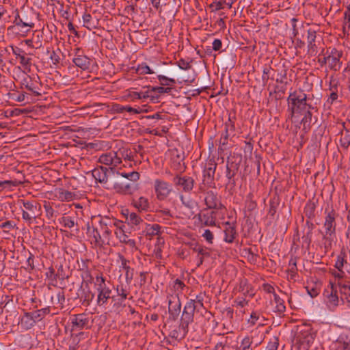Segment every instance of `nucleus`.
Listing matches in <instances>:
<instances>
[{
	"mask_svg": "<svg viewBox=\"0 0 350 350\" xmlns=\"http://www.w3.org/2000/svg\"><path fill=\"white\" fill-rule=\"evenodd\" d=\"M287 103L291 118L295 114H303L307 109H314L307 103V95L301 90L291 92L287 98Z\"/></svg>",
	"mask_w": 350,
	"mask_h": 350,
	"instance_id": "f257e3e1",
	"label": "nucleus"
},
{
	"mask_svg": "<svg viewBox=\"0 0 350 350\" xmlns=\"http://www.w3.org/2000/svg\"><path fill=\"white\" fill-rule=\"evenodd\" d=\"M215 212L212 211L209 214H198V218L202 224L204 226H215L216 225Z\"/></svg>",
	"mask_w": 350,
	"mask_h": 350,
	"instance_id": "cd10ccee",
	"label": "nucleus"
},
{
	"mask_svg": "<svg viewBox=\"0 0 350 350\" xmlns=\"http://www.w3.org/2000/svg\"><path fill=\"white\" fill-rule=\"evenodd\" d=\"M280 203V199L278 195L274 194L273 197L270 199L269 201V209L268 211V214L271 216L274 217L278 208Z\"/></svg>",
	"mask_w": 350,
	"mask_h": 350,
	"instance_id": "72a5a7b5",
	"label": "nucleus"
},
{
	"mask_svg": "<svg viewBox=\"0 0 350 350\" xmlns=\"http://www.w3.org/2000/svg\"><path fill=\"white\" fill-rule=\"evenodd\" d=\"M338 286L342 296L346 299L347 305L350 308V284L349 282H338Z\"/></svg>",
	"mask_w": 350,
	"mask_h": 350,
	"instance_id": "c85d7f7f",
	"label": "nucleus"
},
{
	"mask_svg": "<svg viewBox=\"0 0 350 350\" xmlns=\"http://www.w3.org/2000/svg\"><path fill=\"white\" fill-rule=\"evenodd\" d=\"M98 162L105 165L111 166L108 169L114 174L116 167L122 163V159L117 152L111 151L103 154L98 159Z\"/></svg>",
	"mask_w": 350,
	"mask_h": 350,
	"instance_id": "0eeeda50",
	"label": "nucleus"
},
{
	"mask_svg": "<svg viewBox=\"0 0 350 350\" xmlns=\"http://www.w3.org/2000/svg\"><path fill=\"white\" fill-rule=\"evenodd\" d=\"M312 233L307 232L305 234L302 236V247H306V248L309 249L310 243L312 242Z\"/></svg>",
	"mask_w": 350,
	"mask_h": 350,
	"instance_id": "0e129e2a",
	"label": "nucleus"
},
{
	"mask_svg": "<svg viewBox=\"0 0 350 350\" xmlns=\"http://www.w3.org/2000/svg\"><path fill=\"white\" fill-rule=\"evenodd\" d=\"M157 79L160 84L163 86L170 85V84H175L176 81L172 78L167 77L164 75H158Z\"/></svg>",
	"mask_w": 350,
	"mask_h": 350,
	"instance_id": "052dcab7",
	"label": "nucleus"
},
{
	"mask_svg": "<svg viewBox=\"0 0 350 350\" xmlns=\"http://www.w3.org/2000/svg\"><path fill=\"white\" fill-rule=\"evenodd\" d=\"M296 339L301 345L309 346L310 344L313 343L314 337L308 329L299 332L297 334Z\"/></svg>",
	"mask_w": 350,
	"mask_h": 350,
	"instance_id": "b1692460",
	"label": "nucleus"
},
{
	"mask_svg": "<svg viewBox=\"0 0 350 350\" xmlns=\"http://www.w3.org/2000/svg\"><path fill=\"white\" fill-rule=\"evenodd\" d=\"M20 323L22 327L25 329H31L36 323L30 312H25V314L21 318Z\"/></svg>",
	"mask_w": 350,
	"mask_h": 350,
	"instance_id": "7c9ffc66",
	"label": "nucleus"
},
{
	"mask_svg": "<svg viewBox=\"0 0 350 350\" xmlns=\"http://www.w3.org/2000/svg\"><path fill=\"white\" fill-rule=\"evenodd\" d=\"M126 220L129 224L135 226L139 224L140 222L142 221L141 217H139V215H137L135 213H131L128 214V215L126 217Z\"/></svg>",
	"mask_w": 350,
	"mask_h": 350,
	"instance_id": "3c124183",
	"label": "nucleus"
},
{
	"mask_svg": "<svg viewBox=\"0 0 350 350\" xmlns=\"http://www.w3.org/2000/svg\"><path fill=\"white\" fill-rule=\"evenodd\" d=\"M191 249L193 252L198 253V256H202V257H209L211 255L208 248L204 247L198 243H196Z\"/></svg>",
	"mask_w": 350,
	"mask_h": 350,
	"instance_id": "09e8293b",
	"label": "nucleus"
},
{
	"mask_svg": "<svg viewBox=\"0 0 350 350\" xmlns=\"http://www.w3.org/2000/svg\"><path fill=\"white\" fill-rule=\"evenodd\" d=\"M51 312V308L49 306L46 308L36 310L32 312H30L31 314L33 319H34L36 322L40 321L43 319L47 314H49Z\"/></svg>",
	"mask_w": 350,
	"mask_h": 350,
	"instance_id": "f704fd0d",
	"label": "nucleus"
},
{
	"mask_svg": "<svg viewBox=\"0 0 350 350\" xmlns=\"http://www.w3.org/2000/svg\"><path fill=\"white\" fill-rule=\"evenodd\" d=\"M113 189L122 195H131L135 191L133 183H128L125 179H119L113 183Z\"/></svg>",
	"mask_w": 350,
	"mask_h": 350,
	"instance_id": "dca6fc26",
	"label": "nucleus"
},
{
	"mask_svg": "<svg viewBox=\"0 0 350 350\" xmlns=\"http://www.w3.org/2000/svg\"><path fill=\"white\" fill-rule=\"evenodd\" d=\"M325 302L328 309L334 311L339 304V298L338 296L337 287L330 282L327 288L323 292Z\"/></svg>",
	"mask_w": 350,
	"mask_h": 350,
	"instance_id": "20e7f679",
	"label": "nucleus"
},
{
	"mask_svg": "<svg viewBox=\"0 0 350 350\" xmlns=\"http://www.w3.org/2000/svg\"><path fill=\"white\" fill-rule=\"evenodd\" d=\"M325 218L324 222L325 233L323 234V246L325 251L331 250L332 246L333 236L336 234V217L338 214L332 207L327 206L325 209Z\"/></svg>",
	"mask_w": 350,
	"mask_h": 350,
	"instance_id": "f03ea898",
	"label": "nucleus"
},
{
	"mask_svg": "<svg viewBox=\"0 0 350 350\" xmlns=\"http://www.w3.org/2000/svg\"><path fill=\"white\" fill-rule=\"evenodd\" d=\"M23 204L25 210L30 213L34 219L38 216V211L40 209V205L38 203L27 201L23 202Z\"/></svg>",
	"mask_w": 350,
	"mask_h": 350,
	"instance_id": "473e14b6",
	"label": "nucleus"
},
{
	"mask_svg": "<svg viewBox=\"0 0 350 350\" xmlns=\"http://www.w3.org/2000/svg\"><path fill=\"white\" fill-rule=\"evenodd\" d=\"M297 258H291L288 262V272L291 273V278H293L297 273Z\"/></svg>",
	"mask_w": 350,
	"mask_h": 350,
	"instance_id": "13d9d810",
	"label": "nucleus"
},
{
	"mask_svg": "<svg viewBox=\"0 0 350 350\" xmlns=\"http://www.w3.org/2000/svg\"><path fill=\"white\" fill-rule=\"evenodd\" d=\"M13 54L16 58L20 59V64L25 68L29 67L31 64V59L25 55V53L21 48L17 46H10Z\"/></svg>",
	"mask_w": 350,
	"mask_h": 350,
	"instance_id": "4be33fe9",
	"label": "nucleus"
},
{
	"mask_svg": "<svg viewBox=\"0 0 350 350\" xmlns=\"http://www.w3.org/2000/svg\"><path fill=\"white\" fill-rule=\"evenodd\" d=\"M117 295L120 297L118 302L122 304L125 299H127L129 292L123 287V285H118L116 288Z\"/></svg>",
	"mask_w": 350,
	"mask_h": 350,
	"instance_id": "8fccbe9b",
	"label": "nucleus"
},
{
	"mask_svg": "<svg viewBox=\"0 0 350 350\" xmlns=\"http://www.w3.org/2000/svg\"><path fill=\"white\" fill-rule=\"evenodd\" d=\"M75 217H71L68 215H64L61 218H59V223L64 226L65 228H72L75 226H78V224L75 222Z\"/></svg>",
	"mask_w": 350,
	"mask_h": 350,
	"instance_id": "e433bc0d",
	"label": "nucleus"
},
{
	"mask_svg": "<svg viewBox=\"0 0 350 350\" xmlns=\"http://www.w3.org/2000/svg\"><path fill=\"white\" fill-rule=\"evenodd\" d=\"M181 303L178 297H172L168 301V311L172 320L176 321L180 312Z\"/></svg>",
	"mask_w": 350,
	"mask_h": 350,
	"instance_id": "aec40b11",
	"label": "nucleus"
},
{
	"mask_svg": "<svg viewBox=\"0 0 350 350\" xmlns=\"http://www.w3.org/2000/svg\"><path fill=\"white\" fill-rule=\"evenodd\" d=\"M121 168L119 170H116L115 171V173H116L118 175H120L122 177H123V179H128L132 182H136L139 179V174L137 172L133 171L131 172L126 173V172H121L120 171Z\"/></svg>",
	"mask_w": 350,
	"mask_h": 350,
	"instance_id": "4c0bfd02",
	"label": "nucleus"
},
{
	"mask_svg": "<svg viewBox=\"0 0 350 350\" xmlns=\"http://www.w3.org/2000/svg\"><path fill=\"white\" fill-rule=\"evenodd\" d=\"M136 72L139 75L152 74L154 72L146 64V63H142L137 66Z\"/></svg>",
	"mask_w": 350,
	"mask_h": 350,
	"instance_id": "6e6d98bb",
	"label": "nucleus"
},
{
	"mask_svg": "<svg viewBox=\"0 0 350 350\" xmlns=\"http://www.w3.org/2000/svg\"><path fill=\"white\" fill-rule=\"evenodd\" d=\"M329 90L332 92L329 97L327 100V103L332 105L335 100L338 99V83L336 82L334 84H332V82H330V88Z\"/></svg>",
	"mask_w": 350,
	"mask_h": 350,
	"instance_id": "a18cd8bd",
	"label": "nucleus"
},
{
	"mask_svg": "<svg viewBox=\"0 0 350 350\" xmlns=\"http://www.w3.org/2000/svg\"><path fill=\"white\" fill-rule=\"evenodd\" d=\"M81 277L83 278L81 285L89 286V284H91L93 281V277L92 276L90 271L88 269L83 271V273L81 274Z\"/></svg>",
	"mask_w": 350,
	"mask_h": 350,
	"instance_id": "bf43d9fd",
	"label": "nucleus"
},
{
	"mask_svg": "<svg viewBox=\"0 0 350 350\" xmlns=\"http://www.w3.org/2000/svg\"><path fill=\"white\" fill-rule=\"evenodd\" d=\"M173 183L175 186L180 187L183 191L187 193L193 189L195 181L192 177L181 176L177 174L173 178Z\"/></svg>",
	"mask_w": 350,
	"mask_h": 350,
	"instance_id": "ddd939ff",
	"label": "nucleus"
},
{
	"mask_svg": "<svg viewBox=\"0 0 350 350\" xmlns=\"http://www.w3.org/2000/svg\"><path fill=\"white\" fill-rule=\"evenodd\" d=\"M26 264L27 267H25V270L31 273V271L35 269L34 256L31 253H29V256L27 259Z\"/></svg>",
	"mask_w": 350,
	"mask_h": 350,
	"instance_id": "69168bd1",
	"label": "nucleus"
},
{
	"mask_svg": "<svg viewBox=\"0 0 350 350\" xmlns=\"http://www.w3.org/2000/svg\"><path fill=\"white\" fill-rule=\"evenodd\" d=\"M189 332V327L180 323L178 329H173L170 332L169 336L176 340L184 338Z\"/></svg>",
	"mask_w": 350,
	"mask_h": 350,
	"instance_id": "bb28decb",
	"label": "nucleus"
},
{
	"mask_svg": "<svg viewBox=\"0 0 350 350\" xmlns=\"http://www.w3.org/2000/svg\"><path fill=\"white\" fill-rule=\"evenodd\" d=\"M178 67L181 70H187L191 68V62H187L185 59H180L177 62Z\"/></svg>",
	"mask_w": 350,
	"mask_h": 350,
	"instance_id": "774afa93",
	"label": "nucleus"
},
{
	"mask_svg": "<svg viewBox=\"0 0 350 350\" xmlns=\"http://www.w3.org/2000/svg\"><path fill=\"white\" fill-rule=\"evenodd\" d=\"M87 235L94 239L95 246L102 247L104 245V239H103L100 230L97 228L94 227Z\"/></svg>",
	"mask_w": 350,
	"mask_h": 350,
	"instance_id": "2f4dec72",
	"label": "nucleus"
},
{
	"mask_svg": "<svg viewBox=\"0 0 350 350\" xmlns=\"http://www.w3.org/2000/svg\"><path fill=\"white\" fill-rule=\"evenodd\" d=\"M111 172L106 167L100 166L96 167L92 171V176L95 180L100 183L107 184L108 182V176Z\"/></svg>",
	"mask_w": 350,
	"mask_h": 350,
	"instance_id": "a211bd4d",
	"label": "nucleus"
},
{
	"mask_svg": "<svg viewBox=\"0 0 350 350\" xmlns=\"http://www.w3.org/2000/svg\"><path fill=\"white\" fill-rule=\"evenodd\" d=\"M204 202L208 209L221 210L225 208V206L221 202L220 198L217 193L212 190L205 193Z\"/></svg>",
	"mask_w": 350,
	"mask_h": 350,
	"instance_id": "f8f14e48",
	"label": "nucleus"
},
{
	"mask_svg": "<svg viewBox=\"0 0 350 350\" xmlns=\"http://www.w3.org/2000/svg\"><path fill=\"white\" fill-rule=\"evenodd\" d=\"M27 95L28 94L25 92H23L19 94H16V93H10L9 97L16 102L21 103L25 100V98L27 96Z\"/></svg>",
	"mask_w": 350,
	"mask_h": 350,
	"instance_id": "e2e57ef3",
	"label": "nucleus"
},
{
	"mask_svg": "<svg viewBox=\"0 0 350 350\" xmlns=\"http://www.w3.org/2000/svg\"><path fill=\"white\" fill-rule=\"evenodd\" d=\"M148 88L150 90V92H158L159 94H164V93L170 94V93H171L172 90V88H169V87L164 88L163 85L162 86H157V87H151V88L148 87Z\"/></svg>",
	"mask_w": 350,
	"mask_h": 350,
	"instance_id": "4d7b16f0",
	"label": "nucleus"
},
{
	"mask_svg": "<svg viewBox=\"0 0 350 350\" xmlns=\"http://www.w3.org/2000/svg\"><path fill=\"white\" fill-rule=\"evenodd\" d=\"M316 31L312 30L311 29L308 30V53L311 55H315L317 53V46L315 44V40H316Z\"/></svg>",
	"mask_w": 350,
	"mask_h": 350,
	"instance_id": "a878e982",
	"label": "nucleus"
},
{
	"mask_svg": "<svg viewBox=\"0 0 350 350\" xmlns=\"http://www.w3.org/2000/svg\"><path fill=\"white\" fill-rule=\"evenodd\" d=\"M36 13L33 10H24L21 13L17 12L14 20V25L25 33H27L35 26Z\"/></svg>",
	"mask_w": 350,
	"mask_h": 350,
	"instance_id": "7ed1b4c3",
	"label": "nucleus"
},
{
	"mask_svg": "<svg viewBox=\"0 0 350 350\" xmlns=\"http://www.w3.org/2000/svg\"><path fill=\"white\" fill-rule=\"evenodd\" d=\"M346 257V251L345 249L343 247L341 249L340 254L338 255L334 265V267L338 269V271H340V269L345 268L347 271L349 272V269L347 268H350V264L347 262Z\"/></svg>",
	"mask_w": 350,
	"mask_h": 350,
	"instance_id": "393cba45",
	"label": "nucleus"
},
{
	"mask_svg": "<svg viewBox=\"0 0 350 350\" xmlns=\"http://www.w3.org/2000/svg\"><path fill=\"white\" fill-rule=\"evenodd\" d=\"M127 98H131L132 100L135 99H146L148 98H153L154 96L150 94V90L146 92H129L126 96Z\"/></svg>",
	"mask_w": 350,
	"mask_h": 350,
	"instance_id": "c9c22d12",
	"label": "nucleus"
},
{
	"mask_svg": "<svg viewBox=\"0 0 350 350\" xmlns=\"http://www.w3.org/2000/svg\"><path fill=\"white\" fill-rule=\"evenodd\" d=\"M185 156L183 151L178 150L176 148L170 150V165L171 167L178 173L183 172L186 169L184 163Z\"/></svg>",
	"mask_w": 350,
	"mask_h": 350,
	"instance_id": "423d86ee",
	"label": "nucleus"
},
{
	"mask_svg": "<svg viewBox=\"0 0 350 350\" xmlns=\"http://www.w3.org/2000/svg\"><path fill=\"white\" fill-rule=\"evenodd\" d=\"M96 290L98 292L96 300L98 306H105L107 303L108 299L110 298L115 299L114 296H111L112 291L109 287L107 286L102 288L101 286H100V288H96Z\"/></svg>",
	"mask_w": 350,
	"mask_h": 350,
	"instance_id": "412c9836",
	"label": "nucleus"
},
{
	"mask_svg": "<svg viewBox=\"0 0 350 350\" xmlns=\"http://www.w3.org/2000/svg\"><path fill=\"white\" fill-rule=\"evenodd\" d=\"M119 228L118 230L115 232V234H116V237L119 239L121 243H124L128 239L129 237L125 234V232L122 227H124V226H118Z\"/></svg>",
	"mask_w": 350,
	"mask_h": 350,
	"instance_id": "680f3d73",
	"label": "nucleus"
},
{
	"mask_svg": "<svg viewBox=\"0 0 350 350\" xmlns=\"http://www.w3.org/2000/svg\"><path fill=\"white\" fill-rule=\"evenodd\" d=\"M83 26L87 27L88 29L92 30L96 28V25L92 23V17L90 14H85L83 16Z\"/></svg>",
	"mask_w": 350,
	"mask_h": 350,
	"instance_id": "864d4df0",
	"label": "nucleus"
},
{
	"mask_svg": "<svg viewBox=\"0 0 350 350\" xmlns=\"http://www.w3.org/2000/svg\"><path fill=\"white\" fill-rule=\"evenodd\" d=\"M80 52L81 49L77 48L72 62L81 69L83 70H88L91 65L92 60L88 56L80 54Z\"/></svg>",
	"mask_w": 350,
	"mask_h": 350,
	"instance_id": "f3484780",
	"label": "nucleus"
},
{
	"mask_svg": "<svg viewBox=\"0 0 350 350\" xmlns=\"http://www.w3.org/2000/svg\"><path fill=\"white\" fill-rule=\"evenodd\" d=\"M154 189L157 198L159 200H164L172 191L170 185L167 183L160 179L155 180Z\"/></svg>",
	"mask_w": 350,
	"mask_h": 350,
	"instance_id": "4468645a",
	"label": "nucleus"
},
{
	"mask_svg": "<svg viewBox=\"0 0 350 350\" xmlns=\"http://www.w3.org/2000/svg\"><path fill=\"white\" fill-rule=\"evenodd\" d=\"M251 194L248 195L245 200V211L252 212L256 209L257 204L252 199Z\"/></svg>",
	"mask_w": 350,
	"mask_h": 350,
	"instance_id": "5fc2aeb1",
	"label": "nucleus"
},
{
	"mask_svg": "<svg viewBox=\"0 0 350 350\" xmlns=\"http://www.w3.org/2000/svg\"><path fill=\"white\" fill-rule=\"evenodd\" d=\"M217 163L213 159H209L205 163L204 169L203 170V183L205 185H210L214 180V176Z\"/></svg>",
	"mask_w": 350,
	"mask_h": 350,
	"instance_id": "2eb2a0df",
	"label": "nucleus"
},
{
	"mask_svg": "<svg viewBox=\"0 0 350 350\" xmlns=\"http://www.w3.org/2000/svg\"><path fill=\"white\" fill-rule=\"evenodd\" d=\"M228 137H229L228 129V125L226 124L224 132L221 134V138L219 139V150L220 151L223 152L226 148V145L228 144Z\"/></svg>",
	"mask_w": 350,
	"mask_h": 350,
	"instance_id": "49530a36",
	"label": "nucleus"
},
{
	"mask_svg": "<svg viewBox=\"0 0 350 350\" xmlns=\"http://www.w3.org/2000/svg\"><path fill=\"white\" fill-rule=\"evenodd\" d=\"M121 223L122 222L120 221H117L115 219H111L107 217L100 219L99 221V230L102 232V237L104 239V244H105V241H107V243L109 241L113 227L118 226V224Z\"/></svg>",
	"mask_w": 350,
	"mask_h": 350,
	"instance_id": "39448f33",
	"label": "nucleus"
},
{
	"mask_svg": "<svg viewBox=\"0 0 350 350\" xmlns=\"http://www.w3.org/2000/svg\"><path fill=\"white\" fill-rule=\"evenodd\" d=\"M196 310H198V306L194 305L193 299H191L184 306L180 323L189 327V325L193 321Z\"/></svg>",
	"mask_w": 350,
	"mask_h": 350,
	"instance_id": "1a4fd4ad",
	"label": "nucleus"
},
{
	"mask_svg": "<svg viewBox=\"0 0 350 350\" xmlns=\"http://www.w3.org/2000/svg\"><path fill=\"white\" fill-rule=\"evenodd\" d=\"M161 226L159 224H153L147 228V234L157 235L160 233Z\"/></svg>",
	"mask_w": 350,
	"mask_h": 350,
	"instance_id": "338daca9",
	"label": "nucleus"
},
{
	"mask_svg": "<svg viewBox=\"0 0 350 350\" xmlns=\"http://www.w3.org/2000/svg\"><path fill=\"white\" fill-rule=\"evenodd\" d=\"M274 301L276 304L275 312L278 313L279 315L284 314L286 311V306L284 304V300L281 299L277 294L274 295Z\"/></svg>",
	"mask_w": 350,
	"mask_h": 350,
	"instance_id": "c03bdc74",
	"label": "nucleus"
},
{
	"mask_svg": "<svg viewBox=\"0 0 350 350\" xmlns=\"http://www.w3.org/2000/svg\"><path fill=\"white\" fill-rule=\"evenodd\" d=\"M254 343L252 336H246L241 342V350H255L253 345Z\"/></svg>",
	"mask_w": 350,
	"mask_h": 350,
	"instance_id": "79ce46f5",
	"label": "nucleus"
},
{
	"mask_svg": "<svg viewBox=\"0 0 350 350\" xmlns=\"http://www.w3.org/2000/svg\"><path fill=\"white\" fill-rule=\"evenodd\" d=\"M329 59H328V66L330 70H334L335 72L340 70L342 66V62L340 61V58L342 57H329Z\"/></svg>",
	"mask_w": 350,
	"mask_h": 350,
	"instance_id": "ea45409f",
	"label": "nucleus"
},
{
	"mask_svg": "<svg viewBox=\"0 0 350 350\" xmlns=\"http://www.w3.org/2000/svg\"><path fill=\"white\" fill-rule=\"evenodd\" d=\"M224 232V241L227 243H232L236 234V230L234 228L229 227L228 228L225 230Z\"/></svg>",
	"mask_w": 350,
	"mask_h": 350,
	"instance_id": "603ef678",
	"label": "nucleus"
},
{
	"mask_svg": "<svg viewBox=\"0 0 350 350\" xmlns=\"http://www.w3.org/2000/svg\"><path fill=\"white\" fill-rule=\"evenodd\" d=\"M122 269L125 271V279L127 284H131L134 275V269L128 265L129 260L126 259L122 254L118 256Z\"/></svg>",
	"mask_w": 350,
	"mask_h": 350,
	"instance_id": "5701e85b",
	"label": "nucleus"
},
{
	"mask_svg": "<svg viewBox=\"0 0 350 350\" xmlns=\"http://www.w3.org/2000/svg\"><path fill=\"white\" fill-rule=\"evenodd\" d=\"M40 78L37 77L32 79L29 75H25L21 81L20 88H25L32 93L34 96H41V84L39 83Z\"/></svg>",
	"mask_w": 350,
	"mask_h": 350,
	"instance_id": "6e6552de",
	"label": "nucleus"
},
{
	"mask_svg": "<svg viewBox=\"0 0 350 350\" xmlns=\"http://www.w3.org/2000/svg\"><path fill=\"white\" fill-rule=\"evenodd\" d=\"M133 204L139 211H147L149 208L148 200L142 196L139 198L137 200H133Z\"/></svg>",
	"mask_w": 350,
	"mask_h": 350,
	"instance_id": "58836bf2",
	"label": "nucleus"
},
{
	"mask_svg": "<svg viewBox=\"0 0 350 350\" xmlns=\"http://www.w3.org/2000/svg\"><path fill=\"white\" fill-rule=\"evenodd\" d=\"M75 197V194L69 191L59 189L57 198L62 201H70Z\"/></svg>",
	"mask_w": 350,
	"mask_h": 350,
	"instance_id": "de8ad7c7",
	"label": "nucleus"
},
{
	"mask_svg": "<svg viewBox=\"0 0 350 350\" xmlns=\"http://www.w3.org/2000/svg\"><path fill=\"white\" fill-rule=\"evenodd\" d=\"M241 156H234L230 160L228 158L227 161V165H226V177L229 180L230 182L232 181V184H235V180L234 179V177L238 172L239 167H240V163L241 162Z\"/></svg>",
	"mask_w": 350,
	"mask_h": 350,
	"instance_id": "9d476101",
	"label": "nucleus"
},
{
	"mask_svg": "<svg viewBox=\"0 0 350 350\" xmlns=\"http://www.w3.org/2000/svg\"><path fill=\"white\" fill-rule=\"evenodd\" d=\"M315 203L309 200L304 207V214L308 219H312L315 217Z\"/></svg>",
	"mask_w": 350,
	"mask_h": 350,
	"instance_id": "a19ab883",
	"label": "nucleus"
},
{
	"mask_svg": "<svg viewBox=\"0 0 350 350\" xmlns=\"http://www.w3.org/2000/svg\"><path fill=\"white\" fill-rule=\"evenodd\" d=\"M341 138L340 139V146L345 148L347 149L350 146V129H345V132L343 131L340 132Z\"/></svg>",
	"mask_w": 350,
	"mask_h": 350,
	"instance_id": "37998d69",
	"label": "nucleus"
},
{
	"mask_svg": "<svg viewBox=\"0 0 350 350\" xmlns=\"http://www.w3.org/2000/svg\"><path fill=\"white\" fill-rule=\"evenodd\" d=\"M94 293L90 290L89 286L81 284L77 290L76 299H79L83 306H88L94 299Z\"/></svg>",
	"mask_w": 350,
	"mask_h": 350,
	"instance_id": "9b49d317",
	"label": "nucleus"
},
{
	"mask_svg": "<svg viewBox=\"0 0 350 350\" xmlns=\"http://www.w3.org/2000/svg\"><path fill=\"white\" fill-rule=\"evenodd\" d=\"M90 320L86 314L81 313L73 316L72 319V330L82 329L89 327Z\"/></svg>",
	"mask_w": 350,
	"mask_h": 350,
	"instance_id": "6ab92c4d",
	"label": "nucleus"
},
{
	"mask_svg": "<svg viewBox=\"0 0 350 350\" xmlns=\"http://www.w3.org/2000/svg\"><path fill=\"white\" fill-rule=\"evenodd\" d=\"M311 109H307L304 113V118L301 120V124L303 125V131L305 133H308L312 124V113Z\"/></svg>",
	"mask_w": 350,
	"mask_h": 350,
	"instance_id": "c756f323",
	"label": "nucleus"
}]
</instances>
